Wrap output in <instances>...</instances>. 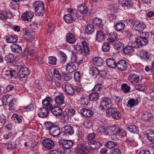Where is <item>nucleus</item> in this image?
<instances>
[{"label": "nucleus", "mask_w": 154, "mask_h": 154, "mask_svg": "<svg viewBox=\"0 0 154 154\" xmlns=\"http://www.w3.org/2000/svg\"><path fill=\"white\" fill-rule=\"evenodd\" d=\"M151 37L149 33L142 32L140 33V36L137 37L138 41L142 46L147 45Z\"/></svg>", "instance_id": "f257e3e1"}, {"label": "nucleus", "mask_w": 154, "mask_h": 154, "mask_svg": "<svg viewBox=\"0 0 154 154\" xmlns=\"http://www.w3.org/2000/svg\"><path fill=\"white\" fill-rule=\"evenodd\" d=\"M82 44L83 47L80 45H77L74 48L78 53L83 54H88L89 52V49L86 42L85 41L82 42Z\"/></svg>", "instance_id": "f03ea898"}, {"label": "nucleus", "mask_w": 154, "mask_h": 154, "mask_svg": "<svg viewBox=\"0 0 154 154\" xmlns=\"http://www.w3.org/2000/svg\"><path fill=\"white\" fill-rule=\"evenodd\" d=\"M34 7L36 12V15L39 16H43L45 13L44 5L40 1L35 2L34 4Z\"/></svg>", "instance_id": "7ed1b4c3"}, {"label": "nucleus", "mask_w": 154, "mask_h": 154, "mask_svg": "<svg viewBox=\"0 0 154 154\" xmlns=\"http://www.w3.org/2000/svg\"><path fill=\"white\" fill-rule=\"evenodd\" d=\"M42 145L44 149L50 150L53 149L54 146L53 141L49 138H45L42 140Z\"/></svg>", "instance_id": "20e7f679"}, {"label": "nucleus", "mask_w": 154, "mask_h": 154, "mask_svg": "<svg viewBox=\"0 0 154 154\" xmlns=\"http://www.w3.org/2000/svg\"><path fill=\"white\" fill-rule=\"evenodd\" d=\"M112 100L109 97H103L102 98L99 106V108L102 110H104L105 108L104 106L107 107V106H112Z\"/></svg>", "instance_id": "39448f33"}, {"label": "nucleus", "mask_w": 154, "mask_h": 154, "mask_svg": "<svg viewBox=\"0 0 154 154\" xmlns=\"http://www.w3.org/2000/svg\"><path fill=\"white\" fill-rule=\"evenodd\" d=\"M59 144L61 147L65 149H70L72 147L73 144L72 141L64 140H60L59 141Z\"/></svg>", "instance_id": "423d86ee"}, {"label": "nucleus", "mask_w": 154, "mask_h": 154, "mask_svg": "<svg viewBox=\"0 0 154 154\" xmlns=\"http://www.w3.org/2000/svg\"><path fill=\"white\" fill-rule=\"evenodd\" d=\"M63 90L66 93L69 95L72 96L75 94V92L71 85L68 83L62 85Z\"/></svg>", "instance_id": "0eeeda50"}, {"label": "nucleus", "mask_w": 154, "mask_h": 154, "mask_svg": "<svg viewBox=\"0 0 154 154\" xmlns=\"http://www.w3.org/2000/svg\"><path fill=\"white\" fill-rule=\"evenodd\" d=\"M109 33L106 31H98L97 32L96 40L99 42L103 41L105 38L106 35H108Z\"/></svg>", "instance_id": "6e6552de"}, {"label": "nucleus", "mask_w": 154, "mask_h": 154, "mask_svg": "<svg viewBox=\"0 0 154 154\" xmlns=\"http://www.w3.org/2000/svg\"><path fill=\"white\" fill-rule=\"evenodd\" d=\"M138 73V72L136 70L133 71L128 76V79L134 84L137 83L139 80V78L137 74Z\"/></svg>", "instance_id": "1a4fd4ad"}, {"label": "nucleus", "mask_w": 154, "mask_h": 154, "mask_svg": "<svg viewBox=\"0 0 154 154\" xmlns=\"http://www.w3.org/2000/svg\"><path fill=\"white\" fill-rule=\"evenodd\" d=\"M29 73L28 68L26 67H23L19 69L17 76L19 78H24L28 75Z\"/></svg>", "instance_id": "9d476101"}, {"label": "nucleus", "mask_w": 154, "mask_h": 154, "mask_svg": "<svg viewBox=\"0 0 154 154\" xmlns=\"http://www.w3.org/2000/svg\"><path fill=\"white\" fill-rule=\"evenodd\" d=\"M50 134L54 137H58L61 133L60 128L58 126L55 125L49 131Z\"/></svg>", "instance_id": "9b49d317"}, {"label": "nucleus", "mask_w": 154, "mask_h": 154, "mask_svg": "<svg viewBox=\"0 0 154 154\" xmlns=\"http://www.w3.org/2000/svg\"><path fill=\"white\" fill-rule=\"evenodd\" d=\"M139 56L142 59H145L147 61L151 60V56L146 51L141 50L139 52Z\"/></svg>", "instance_id": "f8f14e48"}, {"label": "nucleus", "mask_w": 154, "mask_h": 154, "mask_svg": "<svg viewBox=\"0 0 154 154\" xmlns=\"http://www.w3.org/2000/svg\"><path fill=\"white\" fill-rule=\"evenodd\" d=\"M127 63L126 61L123 60H120L116 63V67L119 70L124 71L127 68Z\"/></svg>", "instance_id": "ddd939ff"}, {"label": "nucleus", "mask_w": 154, "mask_h": 154, "mask_svg": "<svg viewBox=\"0 0 154 154\" xmlns=\"http://www.w3.org/2000/svg\"><path fill=\"white\" fill-rule=\"evenodd\" d=\"M11 48L12 52L18 54H24L23 52L22 51V49L21 47L17 44H13L11 45Z\"/></svg>", "instance_id": "4468645a"}, {"label": "nucleus", "mask_w": 154, "mask_h": 154, "mask_svg": "<svg viewBox=\"0 0 154 154\" xmlns=\"http://www.w3.org/2000/svg\"><path fill=\"white\" fill-rule=\"evenodd\" d=\"M76 36L71 33H68L66 35V40L67 42L72 44L74 43L76 40Z\"/></svg>", "instance_id": "2eb2a0df"}, {"label": "nucleus", "mask_w": 154, "mask_h": 154, "mask_svg": "<svg viewBox=\"0 0 154 154\" xmlns=\"http://www.w3.org/2000/svg\"><path fill=\"white\" fill-rule=\"evenodd\" d=\"M34 15L31 11H27L23 14L21 16V18L24 20L30 21Z\"/></svg>", "instance_id": "dca6fc26"}, {"label": "nucleus", "mask_w": 154, "mask_h": 154, "mask_svg": "<svg viewBox=\"0 0 154 154\" xmlns=\"http://www.w3.org/2000/svg\"><path fill=\"white\" fill-rule=\"evenodd\" d=\"M56 103L59 106L62 105L63 106L65 107L66 104L65 102L63 96L61 95L56 96L54 100Z\"/></svg>", "instance_id": "f3484780"}, {"label": "nucleus", "mask_w": 154, "mask_h": 154, "mask_svg": "<svg viewBox=\"0 0 154 154\" xmlns=\"http://www.w3.org/2000/svg\"><path fill=\"white\" fill-rule=\"evenodd\" d=\"M88 144L90 148L93 150L99 148L101 145L100 142L96 141L88 142Z\"/></svg>", "instance_id": "a211bd4d"}, {"label": "nucleus", "mask_w": 154, "mask_h": 154, "mask_svg": "<svg viewBox=\"0 0 154 154\" xmlns=\"http://www.w3.org/2000/svg\"><path fill=\"white\" fill-rule=\"evenodd\" d=\"M80 112L85 117L88 118L91 117L94 113L92 110L86 108L82 109L80 110Z\"/></svg>", "instance_id": "6ab92c4d"}, {"label": "nucleus", "mask_w": 154, "mask_h": 154, "mask_svg": "<svg viewBox=\"0 0 154 154\" xmlns=\"http://www.w3.org/2000/svg\"><path fill=\"white\" fill-rule=\"evenodd\" d=\"M145 27L146 26L143 23H141L140 22L137 21L135 23L134 29L136 31L140 32L143 31Z\"/></svg>", "instance_id": "aec40b11"}, {"label": "nucleus", "mask_w": 154, "mask_h": 154, "mask_svg": "<svg viewBox=\"0 0 154 154\" xmlns=\"http://www.w3.org/2000/svg\"><path fill=\"white\" fill-rule=\"evenodd\" d=\"M52 100L51 97H47L42 101V104L44 106H47L48 109L50 110L52 108L51 103Z\"/></svg>", "instance_id": "412c9836"}, {"label": "nucleus", "mask_w": 154, "mask_h": 154, "mask_svg": "<svg viewBox=\"0 0 154 154\" xmlns=\"http://www.w3.org/2000/svg\"><path fill=\"white\" fill-rule=\"evenodd\" d=\"M50 110H51L52 113L56 116H59L61 114L62 112L61 109L60 107L57 106H55L54 107L52 106V108Z\"/></svg>", "instance_id": "4be33fe9"}, {"label": "nucleus", "mask_w": 154, "mask_h": 154, "mask_svg": "<svg viewBox=\"0 0 154 154\" xmlns=\"http://www.w3.org/2000/svg\"><path fill=\"white\" fill-rule=\"evenodd\" d=\"M92 61L95 65L99 66H102L104 63V61L102 58L98 57H94Z\"/></svg>", "instance_id": "5701e85b"}, {"label": "nucleus", "mask_w": 154, "mask_h": 154, "mask_svg": "<svg viewBox=\"0 0 154 154\" xmlns=\"http://www.w3.org/2000/svg\"><path fill=\"white\" fill-rule=\"evenodd\" d=\"M48 110L49 109L47 108H46L45 107L40 109L38 113V116L41 118L45 117L48 114Z\"/></svg>", "instance_id": "b1692460"}, {"label": "nucleus", "mask_w": 154, "mask_h": 154, "mask_svg": "<svg viewBox=\"0 0 154 154\" xmlns=\"http://www.w3.org/2000/svg\"><path fill=\"white\" fill-rule=\"evenodd\" d=\"M74 62L72 61L67 65L66 69L69 72V73L72 72L76 69V66L74 63Z\"/></svg>", "instance_id": "393cba45"}, {"label": "nucleus", "mask_w": 154, "mask_h": 154, "mask_svg": "<svg viewBox=\"0 0 154 154\" xmlns=\"http://www.w3.org/2000/svg\"><path fill=\"white\" fill-rule=\"evenodd\" d=\"M152 114L151 113L145 112L142 116V119L146 122H149L152 119Z\"/></svg>", "instance_id": "a878e982"}, {"label": "nucleus", "mask_w": 154, "mask_h": 154, "mask_svg": "<svg viewBox=\"0 0 154 154\" xmlns=\"http://www.w3.org/2000/svg\"><path fill=\"white\" fill-rule=\"evenodd\" d=\"M117 37V35L116 32H111L109 34V39H108V42L111 44L113 43V44Z\"/></svg>", "instance_id": "bb28decb"}, {"label": "nucleus", "mask_w": 154, "mask_h": 154, "mask_svg": "<svg viewBox=\"0 0 154 154\" xmlns=\"http://www.w3.org/2000/svg\"><path fill=\"white\" fill-rule=\"evenodd\" d=\"M139 102L136 99L131 98L128 101L127 106L131 108L138 105Z\"/></svg>", "instance_id": "cd10ccee"}, {"label": "nucleus", "mask_w": 154, "mask_h": 154, "mask_svg": "<svg viewBox=\"0 0 154 154\" xmlns=\"http://www.w3.org/2000/svg\"><path fill=\"white\" fill-rule=\"evenodd\" d=\"M107 65L110 68H114L116 67V63L115 60L112 58H110L106 60Z\"/></svg>", "instance_id": "c85d7f7f"}, {"label": "nucleus", "mask_w": 154, "mask_h": 154, "mask_svg": "<svg viewBox=\"0 0 154 154\" xmlns=\"http://www.w3.org/2000/svg\"><path fill=\"white\" fill-rule=\"evenodd\" d=\"M94 27L93 25L88 24L85 28V32L88 35L92 34L94 30Z\"/></svg>", "instance_id": "c756f323"}, {"label": "nucleus", "mask_w": 154, "mask_h": 154, "mask_svg": "<svg viewBox=\"0 0 154 154\" xmlns=\"http://www.w3.org/2000/svg\"><path fill=\"white\" fill-rule=\"evenodd\" d=\"M119 128L114 126L110 127L108 130V133L111 135H117Z\"/></svg>", "instance_id": "7c9ffc66"}, {"label": "nucleus", "mask_w": 154, "mask_h": 154, "mask_svg": "<svg viewBox=\"0 0 154 154\" xmlns=\"http://www.w3.org/2000/svg\"><path fill=\"white\" fill-rule=\"evenodd\" d=\"M93 21L94 24L95 26L100 28H103L104 24L101 19L96 17L93 19Z\"/></svg>", "instance_id": "2f4dec72"}, {"label": "nucleus", "mask_w": 154, "mask_h": 154, "mask_svg": "<svg viewBox=\"0 0 154 154\" xmlns=\"http://www.w3.org/2000/svg\"><path fill=\"white\" fill-rule=\"evenodd\" d=\"M64 132L68 134L69 135H72L74 134V130L72 126L69 125H66L63 128Z\"/></svg>", "instance_id": "473e14b6"}, {"label": "nucleus", "mask_w": 154, "mask_h": 154, "mask_svg": "<svg viewBox=\"0 0 154 154\" xmlns=\"http://www.w3.org/2000/svg\"><path fill=\"white\" fill-rule=\"evenodd\" d=\"M121 5L125 9H128L132 6L133 2L131 0H124L122 1Z\"/></svg>", "instance_id": "72a5a7b5"}, {"label": "nucleus", "mask_w": 154, "mask_h": 154, "mask_svg": "<svg viewBox=\"0 0 154 154\" xmlns=\"http://www.w3.org/2000/svg\"><path fill=\"white\" fill-rule=\"evenodd\" d=\"M72 54L73 56H72L71 60L72 61L75 62V63L78 64L79 66L83 62L84 58L82 57L81 58H80V59L79 60V59L75 57V54L73 52H72Z\"/></svg>", "instance_id": "f704fd0d"}, {"label": "nucleus", "mask_w": 154, "mask_h": 154, "mask_svg": "<svg viewBox=\"0 0 154 154\" xmlns=\"http://www.w3.org/2000/svg\"><path fill=\"white\" fill-rule=\"evenodd\" d=\"M17 37L15 35H9L6 37L7 42L9 43H14L17 40Z\"/></svg>", "instance_id": "c9c22d12"}, {"label": "nucleus", "mask_w": 154, "mask_h": 154, "mask_svg": "<svg viewBox=\"0 0 154 154\" xmlns=\"http://www.w3.org/2000/svg\"><path fill=\"white\" fill-rule=\"evenodd\" d=\"M15 60V57L14 55L11 54H9L5 56V60L8 63H11L14 62Z\"/></svg>", "instance_id": "e433bc0d"}, {"label": "nucleus", "mask_w": 154, "mask_h": 154, "mask_svg": "<svg viewBox=\"0 0 154 154\" xmlns=\"http://www.w3.org/2000/svg\"><path fill=\"white\" fill-rule=\"evenodd\" d=\"M117 31H119L123 30L125 28V24L122 22H119L116 23L114 26Z\"/></svg>", "instance_id": "4c0bfd02"}, {"label": "nucleus", "mask_w": 154, "mask_h": 154, "mask_svg": "<svg viewBox=\"0 0 154 154\" xmlns=\"http://www.w3.org/2000/svg\"><path fill=\"white\" fill-rule=\"evenodd\" d=\"M9 106L10 109L14 110L16 109L17 106V100L15 98H13L9 103Z\"/></svg>", "instance_id": "58836bf2"}, {"label": "nucleus", "mask_w": 154, "mask_h": 154, "mask_svg": "<svg viewBox=\"0 0 154 154\" xmlns=\"http://www.w3.org/2000/svg\"><path fill=\"white\" fill-rule=\"evenodd\" d=\"M77 9L79 11L83 14L86 13L88 11V7L84 5L78 6Z\"/></svg>", "instance_id": "ea45409f"}, {"label": "nucleus", "mask_w": 154, "mask_h": 154, "mask_svg": "<svg viewBox=\"0 0 154 154\" xmlns=\"http://www.w3.org/2000/svg\"><path fill=\"white\" fill-rule=\"evenodd\" d=\"M78 148L79 152L82 154H86L88 152V150L86 146L82 144L79 145Z\"/></svg>", "instance_id": "a19ab883"}, {"label": "nucleus", "mask_w": 154, "mask_h": 154, "mask_svg": "<svg viewBox=\"0 0 154 154\" xmlns=\"http://www.w3.org/2000/svg\"><path fill=\"white\" fill-rule=\"evenodd\" d=\"M133 51L132 47L130 45L123 49V52L125 54H131Z\"/></svg>", "instance_id": "79ce46f5"}, {"label": "nucleus", "mask_w": 154, "mask_h": 154, "mask_svg": "<svg viewBox=\"0 0 154 154\" xmlns=\"http://www.w3.org/2000/svg\"><path fill=\"white\" fill-rule=\"evenodd\" d=\"M61 115V119L63 120V122H67L69 121V116L66 111H64L62 112Z\"/></svg>", "instance_id": "37998d69"}, {"label": "nucleus", "mask_w": 154, "mask_h": 154, "mask_svg": "<svg viewBox=\"0 0 154 154\" xmlns=\"http://www.w3.org/2000/svg\"><path fill=\"white\" fill-rule=\"evenodd\" d=\"M116 110V109L110 107L108 108L106 111V116L108 117L111 116L112 117L113 115L115 113Z\"/></svg>", "instance_id": "c03bdc74"}, {"label": "nucleus", "mask_w": 154, "mask_h": 154, "mask_svg": "<svg viewBox=\"0 0 154 154\" xmlns=\"http://www.w3.org/2000/svg\"><path fill=\"white\" fill-rule=\"evenodd\" d=\"M127 129L129 131L133 133L137 132L138 131L137 128L134 125H131L128 126Z\"/></svg>", "instance_id": "a18cd8bd"}, {"label": "nucleus", "mask_w": 154, "mask_h": 154, "mask_svg": "<svg viewBox=\"0 0 154 154\" xmlns=\"http://www.w3.org/2000/svg\"><path fill=\"white\" fill-rule=\"evenodd\" d=\"M114 44L113 45L114 48L117 50H119L121 48H122L124 46V44L121 42L119 41H115Z\"/></svg>", "instance_id": "49530a36"}, {"label": "nucleus", "mask_w": 154, "mask_h": 154, "mask_svg": "<svg viewBox=\"0 0 154 154\" xmlns=\"http://www.w3.org/2000/svg\"><path fill=\"white\" fill-rule=\"evenodd\" d=\"M130 45L133 48H140L142 47L140 43L138 42V38H136V40L135 41H134L133 42H131L130 44Z\"/></svg>", "instance_id": "de8ad7c7"}, {"label": "nucleus", "mask_w": 154, "mask_h": 154, "mask_svg": "<svg viewBox=\"0 0 154 154\" xmlns=\"http://www.w3.org/2000/svg\"><path fill=\"white\" fill-rule=\"evenodd\" d=\"M99 97V94L98 93L95 92L92 93L89 95V99L91 101H96Z\"/></svg>", "instance_id": "09e8293b"}, {"label": "nucleus", "mask_w": 154, "mask_h": 154, "mask_svg": "<svg viewBox=\"0 0 154 154\" xmlns=\"http://www.w3.org/2000/svg\"><path fill=\"white\" fill-rule=\"evenodd\" d=\"M109 43V42L104 43L102 46V50L104 52H108L110 49Z\"/></svg>", "instance_id": "8fccbe9b"}, {"label": "nucleus", "mask_w": 154, "mask_h": 154, "mask_svg": "<svg viewBox=\"0 0 154 154\" xmlns=\"http://www.w3.org/2000/svg\"><path fill=\"white\" fill-rule=\"evenodd\" d=\"M62 77L63 79L67 81H69L72 78V76L69 72L68 73H63Z\"/></svg>", "instance_id": "3c124183"}, {"label": "nucleus", "mask_w": 154, "mask_h": 154, "mask_svg": "<svg viewBox=\"0 0 154 154\" xmlns=\"http://www.w3.org/2000/svg\"><path fill=\"white\" fill-rule=\"evenodd\" d=\"M89 72L93 76H94L98 74L99 73V71L97 68L92 67L90 68Z\"/></svg>", "instance_id": "603ef678"}, {"label": "nucleus", "mask_w": 154, "mask_h": 154, "mask_svg": "<svg viewBox=\"0 0 154 154\" xmlns=\"http://www.w3.org/2000/svg\"><path fill=\"white\" fill-rule=\"evenodd\" d=\"M12 119L15 121V122H18L20 123L22 122V119L20 118V117H19L18 115L16 113L14 114L12 117Z\"/></svg>", "instance_id": "864d4df0"}, {"label": "nucleus", "mask_w": 154, "mask_h": 154, "mask_svg": "<svg viewBox=\"0 0 154 154\" xmlns=\"http://www.w3.org/2000/svg\"><path fill=\"white\" fill-rule=\"evenodd\" d=\"M55 125L51 122H47L45 123V128L46 130H48L49 132L51 128L54 127Z\"/></svg>", "instance_id": "5fc2aeb1"}, {"label": "nucleus", "mask_w": 154, "mask_h": 154, "mask_svg": "<svg viewBox=\"0 0 154 154\" xmlns=\"http://www.w3.org/2000/svg\"><path fill=\"white\" fill-rule=\"evenodd\" d=\"M63 18L65 21L68 23H70L73 21L70 15L69 14L64 15Z\"/></svg>", "instance_id": "6e6d98bb"}, {"label": "nucleus", "mask_w": 154, "mask_h": 154, "mask_svg": "<svg viewBox=\"0 0 154 154\" xmlns=\"http://www.w3.org/2000/svg\"><path fill=\"white\" fill-rule=\"evenodd\" d=\"M130 87L126 84H124L122 85V90L125 93H127L130 91Z\"/></svg>", "instance_id": "4d7b16f0"}, {"label": "nucleus", "mask_w": 154, "mask_h": 154, "mask_svg": "<svg viewBox=\"0 0 154 154\" xmlns=\"http://www.w3.org/2000/svg\"><path fill=\"white\" fill-rule=\"evenodd\" d=\"M117 144V143L116 142H115L112 141H109L106 144V146L108 147L109 149H111L114 147Z\"/></svg>", "instance_id": "13d9d810"}, {"label": "nucleus", "mask_w": 154, "mask_h": 154, "mask_svg": "<svg viewBox=\"0 0 154 154\" xmlns=\"http://www.w3.org/2000/svg\"><path fill=\"white\" fill-rule=\"evenodd\" d=\"M147 137L149 141L154 143V132L147 134Z\"/></svg>", "instance_id": "bf43d9fd"}, {"label": "nucleus", "mask_w": 154, "mask_h": 154, "mask_svg": "<svg viewBox=\"0 0 154 154\" xmlns=\"http://www.w3.org/2000/svg\"><path fill=\"white\" fill-rule=\"evenodd\" d=\"M58 55L60 57L61 60H63L62 62L64 63L66 61L67 59V57L65 53L63 52L60 51Z\"/></svg>", "instance_id": "052dcab7"}, {"label": "nucleus", "mask_w": 154, "mask_h": 154, "mask_svg": "<svg viewBox=\"0 0 154 154\" xmlns=\"http://www.w3.org/2000/svg\"><path fill=\"white\" fill-rule=\"evenodd\" d=\"M56 58L53 56H51L49 57V63L50 64L55 65L56 64Z\"/></svg>", "instance_id": "680f3d73"}, {"label": "nucleus", "mask_w": 154, "mask_h": 154, "mask_svg": "<svg viewBox=\"0 0 154 154\" xmlns=\"http://www.w3.org/2000/svg\"><path fill=\"white\" fill-rule=\"evenodd\" d=\"M115 113L113 115L112 118L115 119H121L122 116L121 113L116 110L115 112Z\"/></svg>", "instance_id": "e2e57ef3"}, {"label": "nucleus", "mask_w": 154, "mask_h": 154, "mask_svg": "<svg viewBox=\"0 0 154 154\" xmlns=\"http://www.w3.org/2000/svg\"><path fill=\"white\" fill-rule=\"evenodd\" d=\"M53 75L58 80L61 79V75L59 71L57 69H54L53 71Z\"/></svg>", "instance_id": "0e129e2a"}, {"label": "nucleus", "mask_w": 154, "mask_h": 154, "mask_svg": "<svg viewBox=\"0 0 154 154\" xmlns=\"http://www.w3.org/2000/svg\"><path fill=\"white\" fill-rule=\"evenodd\" d=\"M97 131L98 133H104L106 131V128L104 126H99L97 127Z\"/></svg>", "instance_id": "69168bd1"}, {"label": "nucleus", "mask_w": 154, "mask_h": 154, "mask_svg": "<svg viewBox=\"0 0 154 154\" xmlns=\"http://www.w3.org/2000/svg\"><path fill=\"white\" fill-rule=\"evenodd\" d=\"M34 109V107H33V105L32 104H30L28 106L24 107L23 109V110L24 111H26L28 112L33 110Z\"/></svg>", "instance_id": "338daca9"}, {"label": "nucleus", "mask_w": 154, "mask_h": 154, "mask_svg": "<svg viewBox=\"0 0 154 154\" xmlns=\"http://www.w3.org/2000/svg\"><path fill=\"white\" fill-rule=\"evenodd\" d=\"M102 89L101 84L100 83L96 85L93 88L95 91L97 92L100 91Z\"/></svg>", "instance_id": "774afa93"}]
</instances>
